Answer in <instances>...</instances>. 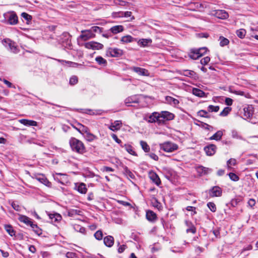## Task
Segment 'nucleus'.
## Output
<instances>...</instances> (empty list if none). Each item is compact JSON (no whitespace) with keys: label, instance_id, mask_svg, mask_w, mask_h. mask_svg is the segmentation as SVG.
<instances>
[{"label":"nucleus","instance_id":"nucleus-19","mask_svg":"<svg viewBox=\"0 0 258 258\" xmlns=\"http://www.w3.org/2000/svg\"><path fill=\"white\" fill-rule=\"evenodd\" d=\"M146 218L148 221L154 222L156 220L157 216L154 212L149 210L146 212Z\"/></svg>","mask_w":258,"mask_h":258},{"label":"nucleus","instance_id":"nucleus-59","mask_svg":"<svg viewBox=\"0 0 258 258\" xmlns=\"http://www.w3.org/2000/svg\"><path fill=\"white\" fill-rule=\"evenodd\" d=\"M147 155L149 156L151 158L153 159V160H154L155 161H157L159 159L158 156L153 153L148 154H147Z\"/></svg>","mask_w":258,"mask_h":258},{"label":"nucleus","instance_id":"nucleus-11","mask_svg":"<svg viewBox=\"0 0 258 258\" xmlns=\"http://www.w3.org/2000/svg\"><path fill=\"white\" fill-rule=\"evenodd\" d=\"M209 193L211 197H219L222 194V190L220 187L215 186L209 190Z\"/></svg>","mask_w":258,"mask_h":258},{"label":"nucleus","instance_id":"nucleus-3","mask_svg":"<svg viewBox=\"0 0 258 258\" xmlns=\"http://www.w3.org/2000/svg\"><path fill=\"white\" fill-rule=\"evenodd\" d=\"M254 112V107L252 105L243 106L242 111L241 112L242 117L244 119H248L252 116Z\"/></svg>","mask_w":258,"mask_h":258},{"label":"nucleus","instance_id":"nucleus-46","mask_svg":"<svg viewBox=\"0 0 258 258\" xmlns=\"http://www.w3.org/2000/svg\"><path fill=\"white\" fill-rule=\"evenodd\" d=\"M90 30L92 33H93V32L100 33L102 31V30H101L102 28L98 26L92 27Z\"/></svg>","mask_w":258,"mask_h":258},{"label":"nucleus","instance_id":"nucleus-25","mask_svg":"<svg viewBox=\"0 0 258 258\" xmlns=\"http://www.w3.org/2000/svg\"><path fill=\"white\" fill-rule=\"evenodd\" d=\"M135 39L131 35H127L121 37L120 41L123 43H127L133 42Z\"/></svg>","mask_w":258,"mask_h":258},{"label":"nucleus","instance_id":"nucleus-57","mask_svg":"<svg viewBox=\"0 0 258 258\" xmlns=\"http://www.w3.org/2000/svg\"><path fill=\"white\" fill-rule=\"evenodd\" d=\"M114 3L115 5H118L121 6H125L126 2L122 0H114Z\"/></svg>","mask_w":258,"mask_h":258},{"label":"nucleus","instance_id":"nucleus-17","mask_svg":"<svg viewBox=\"0 0 258 258\" xmlns=\"http://www.w3.org/2000/svg\"><path fill=\"white\" fill-rule=\"evenodd\" d=\"M19 122L26 126H37V122L35 121L32 120H28L26 119H22L19 120Z\"/></svg>","mask_w":258,"mask_h":258},{"label":"nucleus","instance_id":"nucleus-30","mask_svg":"<svg viewBox=\"0 0 258 258\" xmlns=\"http://www.w3.org/2000/svg\"><path fill=\"white\" fill-rule=\"evenodd\" d=\"M223 132L221 131H218L214 135L210 138V140H215L219 141L223 136Z\"/></svg>","mask_w":258,"mask_h":258},{"label":"nucleus","instance_id":"nucleus-60","mask_svg":"<svg viewBox=\"0 0 258 258\" xmlns=\"http://www.w3.org/2000/svg\"><path fill=\"white\" fill-rule=\"evenodd\" d=\"M66 256L68 258H74L76 256V253L72 252H68L66 253Z\"/></svg>","mask_w":258,"mask_h":258},{"label":"nucleus","instance_id":"nucleus-32","mask_svg":"<svg viewBox=\"0 0 258 258\" xmlns=\"http://www.w3.org/2000/svg\"><path fill=\"white\" fill-rule=\"evenodd\" d=\"M30 226L32 228L34 232L38 235H40L42 234L41 229L39 228L37 224H34L32 222L30 224Z\"/></svg>","mask_w":258,"mask_h":258},{"label":"nucleus","instance_id":"nucleus-33","mask_svg":"<svg viewBox=\"0 0 258 258\" xmlns=\"http://www.w3.org/2000/svg\"><path fill=\"white\" fill-rule=\"evenodd\" d=\"M229 178L233 181H237L239 180V177L238 175L235 174V173H233L232 172V171H230L229 173L227 174Z\"/></svg>","mask_w":258,"mask_h":258},{"label":"nucleus","instance_id":"nucleus-55","mask_svg":"<svg viewBox=\"0 0 258 258\" xmlns=\"http://www.w3.org/2000/svg\"><path fill=\"white\" fill-rule=\"evenodd\" d=\"M113 16L115 18L123 17V12H118L113 13Z\"/></svg>","mask_w":258,"mask_h":258},{"label":"nucleus","instance_id":"nucleus-8","mask_svg":"<svg viewBox=\"0 0 258 258\" xmlns=\"http://www.w3.org/2000/svg\"><path fill=\"white\" fill-rule=\"evenodd\" d=\"M81 32L82 34L80 36V38L83 41H87L95 36V35L90 30H82Z\"/></svg>","mask_w":258,"mask_h":258},{"label":"nucleus","instance_id":"nucleus-35","mask_svg":"<svg viewBox=\"0 0 258 258\" xmlns=\"http://www.w3.org/2000/svg\"><path fill=\"white\" fill-rule=\"evenodd\" d=\"M192 93L195 95L201 97L204 96L205 94V93L202 90L198 88H193Z\"/></svg>","mask_w":258,"mask_h":258},{"label":"nucleus","instance_id":"nucleus-56","mask_svg":"<svg viewBox=\"0 0 258 258\" xmlns=\"http://www.w3.org/2000/svg\"><path fill=\"white\" fill-rule=\"evenodd\" d=\"M126 247L127 246L124 244L120 245L118 248V252L120 253H122L126 248Z\"/></svg>","mask_w":258,"mask_h":258},{"label":"nucleus","instance_id":"nucleus-64","mask_svg":"<svg viewBox=\"0 0 258 258\" xmlns=\"http://www.w3.org/2000/svg\"><path fill=\"white\" fill-rule=\"evenodd\" d=\"M248 204L251 207H252L255 204V201L254 199H250L249 200L248 202Z\"/></svg>","mask_w":258,"mask_h":258},{"label":"nucleus","instance_id":"nucleus-12","mask_svg":"<svg viewBox=\"0 0 258 258\" xmlns=\"http://www.w3.org/2000/svg\"><path fill=\"white\" fill-rule=\"evenodd\" d=\"M74 189L82 194H86L87 190L86 184L84 183H75Z\"/></svg>","mask_w":258,"mask_h":258},{"label":"nucleus","instance_id":"nucleus-49","mask_svg":"<svg viewBox=\"0 0 258 258\" xmlns=\"http://www.w3.org/2000/svg\"><path fill=\"white\" fill-rule=\"evenodd\" d=\"M78 81V78L76 76H73L70 78V84L72 85H74L76 84Z\"/></svg>","mask_w":258,"mask_h":258},{"label":"nucleus","instance_id":"nucleus-45","mask_svg":"<svg viewBox=\"0 0 258 258\" xmlns=\"http://www.w3.org/2000/svg\"><path fill=\"white\" fill-rule=\"evenodd\" d=\"M94 236L96 239L99 240H101L103 237V233H102V231H101V230L97 231L94 234Z\"/></svg>","mask_w":258,"mask_h":258},{"label":"nucleus","instance_id":"nucleus-1","mask_svg":"<svg viewBox=\"0 0 258 258\" xmlns=\"http://www.w3.org/2000/svg\"><path fill=\"white\" fill-rule=\"evenodd\" d=\"M72 150L78 153L83 154L85 152L83 143L75 138H71L69 141Z\"/></svg>","mask_w":258,"mask_h":258},{"label":"nucleus","instance_id":"nucleus-47","mask_svg":"<svg viewBox=\"0 0 258 258\" xmlns=\"http://www.w3.org/2000/svg\"><path fill=\"white\" fill-rule=\"evenodd\" d=\"M219 110V107L218 106L209 105L208 107V110L209 111L217 112Z\"/></svg>","mask_w":258,"mask_h":258},{"label":"nucleus","instance_id":"nucleus-20","mask_svg":"<svg viewBox=\"0 0 258 258\" xmlns=\"http://www.w3.org/2000/svg\"><path fill=\"white\" fill-rule=\"evenodd\" d=\"M166 101L171 105L176 106L179 103V101L171 96H166L165 98Z\"/></svg>","mask_w":258,"mask_h":258},{"label":"nucleus","instance_id":"nucleus-61","mask_svg":"<svg viewBox=\"0 0 258 258\" xmlns=\"http://www.w3.org/2000/svg\"><path fill=\"white\" fill-rule=\"evenodd\" d=\"M12 206L15 210L17 211H19L20 210V206L15 202H13L12 203Z\"/></svg>","mask_w":258,"mask_h":258},{"label":"nucleus","instance_id":"nucleus-40","mask_svg":"<svg viewBox=\"0 0 258 258\" xmlns=\"http://www.w3.org/2000/svg\"><path fill=\"white\" fill-rule=\"evenodd\" d=\"M123 173L126 176H128L131 178H134V175L133 173L128 169V168L126 166L123 167Z\"/></svg>","mask_w":258,"mask_h":258},{"label":"nucleus","instance_id":"nucleus-42","mask_svg":"<svg viewBox=\"0 0 258 258\" xmlns=\"http://www.w3.org/2000/svg\"><path fill=\"white\" fill-rule=\"evenodd\" d=\"M198 172H202L204 174H208L211 171V169L203 166H200L198 168Z\"/></svg>","mask_w":258,"mask_h":258},{"label":"nucleus","instance_id":"nucleus-14","mask_svg":"<svg viewBox=\"0 0 258 258\" xmlns=\"http://www.w3.org/2000/svg\"><path fill=\"white\" fill-rule=\"evenodd\" d=\"M216 147L213 144H210L204 148V151L208 156L213 155L216 152Z\"/></svg>","mask_w":258,"mask_h":258},{"label":"nucleus","instance_id":"nucleus-7","mask_svg":"<svg viewBox=\"0 0 258 258\" xmlns=\"http://www.w3.org/2000/svg\"><path fill=\"white\" fill-rule=\"evenodd\" d=\"M85 46L87 49L99 50L103 48V45L97 42L91 41L86 43L85 44Z\"/></svg>","mask_w":258,"mask_h":258},{"label":"nucleus","instance_id":"nucleus-9","mask_svg":"<svg viewBox=\"0 0 258 258\" xmlns=\"http://www.w3.org/2000/svg\"><path fill=\"white\" fill-rule=\"evenodd\" d=\"M34 178L48 187H50L51 186L50 182H49L48 179L42 174L34 175Z\"/></svg>","mask_w":258,"mask_h":258},{"label":"nucleus","instance_id":"nucleus-43","mask_svg":"<svg viewBox=\"0 0 258 258\" xmlns=\"http://www.w3.org/2000/svg\"><path fill=\"white\" fill-rule=\"evenodd\" d=\"M225 12H223L222 10H218L216 12V16L217 18L221 19H224L225 18Z\"/></svg>","mask_w":258,"mask_h":258},{"label":"nucleus","instance_id":"nucleus-39","mask_svg":"<svg viewBox=\"0 0 258 258\" xmlns=\"http://www.w3.org/2000/svg\"><path fill=\"white\" fill-rule=\"evenodd\" d=\"M140 145H141L143 150L145 152H149L150 151V147L146 142L141 141L140 142Z\"/></svg>","mask_w":258,"mask_h":258},{"label":"nucleus","instance_id":"nucleus-2","mask_svg":"<svg viewBox=\"0 0 258 258\" xmlns=\"http://www.w3.org/2000/svg\"><path fill=\"white\" fill-rule=\"evenodd\" d=\"M154 118L153 121L155 122L156 120L161 121V118L165 119L166 120H172L174 117V115L168 111H162L160 114L157 113H153Z\"/></svg>","mask_w":258,"mask_h":258},{"label":"nucleus","instance_id":"nucleus-21","mask_svg":"<svg viewBox=\"0 0 258 258\" xmlns=\"http://www.w3.org/2000/svg\"><path fill=\"white\" fill-rule=\"evenodd\" d=\"M151 179L157 185H159L161 183L159 176L155 172H150L149 174Z\"/></svg>","mask_w":258,"mask_h":258},{"label":"nucleus","instance_id":"nucleus-22","mask_svg":"<svg viewBox=\"0 0 258 258\" xmlns=\"http://www.w3.org/2000/svg\"><path fill=\"white\" fill-rule=\"evenodd\" d=\"M111 32L114 34L118 33L123 31V27L121 25H116L112 27L110 29Z\"/></svg>","mask_w":258,"mask_h":258},{"label":"nucleus","instance_id":"nucleus-63","mask_svg":"<svg viewBox=\"0 0 258 258\" xmlns=\"http://www.w3.org/2000/svg\"><path fill=\"white\" fill-rule=\"evenodd\" d=\"M111 137H112V138H113V140H114L116 142H117V143L120 144V143H121V140H119V139L117 138V136H116V135H115V134H112V135H111Z\"/></svg>","mask_w":258,"mask_h":258},{"label":"nucleus","instance_id":"nucleus-4","mask_svg":"<svg viewBox=\"0 0 258 258\" xmlns=\"http://www.w3.org/2000/svg\"><path fill=\"white\" fill-rule=\"evenodd\" d=\"M160 149L166 152H172L178 149L177 144L170 142H166L160 144Z\"/></svg>","mask_w":258,"mask_h":258},{"label":"nucleus","instance_id":"nucleus-44","mask_svg":"<svg viewBox=\"0 0 258 258\" xmlns=\"http://www.w3.org/2000/svg\"><path fill=\"white\" fill-rule=\"evenodd\" d=\"M236 34L239 38H243L246 34V31L243 29H240L237 30Z\"/></svg>","mask_w":258,"mask_h":258},{"label":"nucleus","instance_id":"nucleus-13","mask_svg":"<svg viewBox=\"0 0 258 258\" xmlns=\"http://www.w3.org/2000/svg\"><path fill=\"white\" fill-rule=\"evenodd\" d=\"M8 21L10 25H14L17 24L18 22V19L16 14L14 12H12L9 14Z\"/></svg>","mask_w":258,"mask_h":258},{"label":"nucleus","instance_id":"nucleus-54","mask_svg":"<svg viewBox=\"0 0 258 258\" xmlns=\"http://www.w3.org/2000/svg\"><path fill=\"white\" fill-rule=\"evenodd\" d=\"M132 14V12H129V11L123 12V17H125V18L131 17L130 20H132L134 19V17H131Z\"/></svg>","mask_w":258,"mask_h":258},{"label":"nucleus","instance_id":"nucleus-31","mask_svg":"<svg viewBox=\"0 0 258 258\" xmlns=\"http://www.w3.org/2000/svg\"><path fill=\"white\" fill-rule=\"evenodd\" d=\"M236 164V160L235 159L231 158L227 161V168L228 170L232 171L231 166H234Z\"/></svg>","mask_w":258,"mask_h":258},{"label":"nucleus","instance_id":"nucleus-16","mask_svg":"<svg viewBox=\"0 0 258 258\" xmlns=\"http://www.w3.org/2000/svg\"><path fill=\"white\" fill-rule=\"evenodd\" d=\"M122 123L120 120H116L112 123L109 126V128L112 131H116L119 130L121 127Z\"/></svg>","mask_w":258,"mask_h":258},{"label":"nucleus","instance_id":"nucleus-51","mask_svg":"<svg viewBox=\"0 0 258 258\" xmlns=\"http://www.w3.org/2000/svg\"><path fill=\"white\" fill-rule=\"evenodd\" d=\"M21 16L24 19L28 21L32 19V16L26 13H22Z\"/></svg>","mask_w":258,"mask_h":258},{"label":"nucleus","instance_id":"nucleus-18","mask_svg":"<svg viewBox=\"0 0 258 258\" xmlns=\"http://www.w3.org/2000/svg\"><path fill=\"white\" fill-rule=\"evenodd\" d=\"M104 243L106 246L110 247L114 244V238L112 236H107L104 238Z\"/></svg>","mask_w":258,"mask_h":258},{"label":"nucleus","instance_id":"nucleus-26","mask_svg":"<svg viewBox=\"0 0 258 258\" xmlns=\"http://www.w3.org/2000/svg\"><path fill=\"white\" fill-rule=\"evenodd\" d=\"M77 125L79 126L78 132L80 134L83 135L84 133H85L86 134L87 133L89 132V129L88 128V127L79 123L77 124Z\"/></svg>","mask_w":258,"mask_h":258},{"label":"nucleus","instance_id":"nucleus-24","mask_svg":"<svg viewBox=\"0 0 258 258\" xmlns=\"http://www.w3.org/2000/svg\"><path fill=\"white\" fill-rule=\"evenodd\" d=\"M183 75L185 76L194 79H197L198 78L197 74L193 71L185 70L184 71Z\"/></svg>","mask_w":258,"mask_h":258},{"label":"nucleus","instance_id":"nucleus-6","mask_svg":"<svg viewBox=\"0 0 258 258\" xmlns=\"http://www.w3.org/2000/svg\"><path fill=\"white\" fill-rule=\"evenodd\" d=\"M123 54V51L117 48H109L107 51V55H109L111 57H119Z\"/></svg>","mask_w":258,"mask_h":258},{"label":"nucleus","instance_id":"nucleus-34","mask_svg":"<svg viewBox=\"0 0 258 258\" xmlns=\"http://www.w3.org/2000/svg\"><path fill=\"white\" fill-rule=\"evenodd\" d=\"M124 147L125 149V150L130 154L134 155V156H137V154L136 152L134 151L133 147L130 145H126L124 144Z\"/></svg>","mask_w":258,"mask_h":258},{"label":"nucleus","instance_id":"nucleus-23","mask_svg":"<svg viewBox=\"0 0 258 258\" xmlns=\"http://www.w3.org/2000/svg\"><path fill=\"white\" fill-rule=\"evenodd\" d=\"M189 56L191 59H197L201 57V55L197 52V49H192L189 53Z\"/></svg>","mask_w":258,"mask_h":258},{"label":"nucleus","instance_id":"nucleus-53","mask_svg":"<svg viewBox=\"0 0 258 258\" xmlns=\"http://www.w3.org/2000/svg\"><path fill=\"white\" fill-rule=\"evenodd\" d=\"M220 45L221 46H224L226 45V38L223 36H220L219 37Z\"/></svg>","mask_w":258,"mask_h":258},{"label":"nucleus","instance_id":"nucleus-36","mask_svg":"<svg viewBox=\"0 0 258 258\" xmlns=\"http://www.w3.org/2000/svg\"><path fill=\"white\" fill-rule=\"evenodd\" d=\"M86 140L89 142H92L96 139H97V137L94 135L93 134L91 133L90 132L87 133L85 136Z\"/></svg>","mask_w":258,"mask_h":258},{"label":"nucleus","instance_id":"nucleus-62","mask_svg":"<svg viewBox=\"0 0 258 258\" xmlns=\"http://www.w3.org/2000/svg\"><path fill=\"white\" fill-rule=\"evenodd\" d=\"M78 211L76 210H72L68 212V215L69 216H73L74 215L78 214Z\"/></svg>","mask_w":258,"mask_h":258},{"label":"nucleus","instance_id":"nucleus-58","mask_svg":"<svg viewBox=\"0 0 258 258\" xmlns=\"http://www.w3.org/2000/svg\"><path fill=\"white\" fill-rule=\"evenodd\" d=\"M252 248V246L251 245H248L247 246L244 247L242 250L241 253H243L246 250H250Z\"/></svg>","mask_w":258,"mask_h":258},{"label":"nucleus","instance_id":"nucleus-37","mask_svg":"<svg viewBox=\"0 0 258 258\" xmlns=\"http://www.w3.org/2000/svg\"><path fill=\"white\" fill-rule=\"evenodd\" d=\"M5 229L11 236H12L15 234V231L11 225H6L5 226Z\"/></svg>","mask_w":258,"mask_h":258},{"label":"nucleus","instance_id":"nucleus-28","mask_svg":"<svg viewBox=\"0 0 258 258\" xmlns=\"http://www.w3.org/2000/svg\"><path fill=\"white\" fill-rule=\"evenodd\" d=\"M19 219L21 222H23L28 225H30L32 223L31 219L29 217L24 215L20 216Z\"/></svg>","mask_w":258,"mask_h":258},{"label":"nucleus","instance_id":"nucleus-52","mask_svg":"<svg viewBox=\"0 0 258 258\" xmlns=\"http://www.w3.org/2000/svg\"><path fill=\"white\" fill-rule=\"evenodd\" d=\"M197 49V52H199V54L201 55V57L206 52L207 48L206 47H202Z\"/></svg>","mask_w":258,"mask_h":258},{"label":"nucleus","instance_id":"nucleus-15","mask_svg":"<svg viewBox=\"0 0 258 258\" xmlns=\"http://www.w3.org/2000/svg\"><path fill=\"white\" fill-rule=\"evenodd\" d=\"M139 98L137 95H134L127 97L125 99L124 102L125 104L127 106H131L130 104L132 103H139Z\"/></svg>","mask_w":258,"mask_h":258},{"label":"nucleus","instance_id":"nucleus-27","mask_svg":"<svg viewBox=\"0 0 258 258\" xmlns=\"http://www.w3.org/2000/svg\"><path fill=\"white\" fill-rule=\"evenodd\" d=\"M186 224L187 226H189V228L186 229L187 233H192L193 234L195 233L196 232V227L192 224L191 223L188 222V221H186Z\"/></svg>","mask_w":258,"mask_h":258},{"label":"nucleus","instance_id":"nucleus-38","mask_svg":"<svg viewBox=\"0 0 258 258\" xmlns=\"http://www.w3.org/2000/svg\"><path fill=\"white\" fill-rule=\"evenodd\" d=\"M95 60L100 65L106 66L107 61L101 56H97L95 58Z\"/></svg>","mask_w":258,"mask_h":258},{"label":"nucleus","instance_id":"nucleus-50","mask_svg":"<svg viewBox=\"0 0 258 258\" xmlns=\"http://www.w3.org/2000/svg\"><path fill=\"white\" fill-rule=\"evenodd\" d=\"M210 60V58L209 56H206L201 60V63L203 65H206Z\"/></svg>","mask_w":258,"mask_h":258},{"label":"nucleus","instance_id":"nucleus-29","mask_svg":"<svg viewBox=\"0 0 258 258\" xmlns=\"http://www.w3.org/2000/svg\"><path fill=\"white\" fill-rule=\"evenodd\" d=\"M152 42V40L150 39H141L139 40L138 43L139 45L142 46H147L149 43Z\"/></svg>","mask_w":258,"mask_h":258},{"label":"nucleus","instance_id":"nucleus-41","mask_svg":"<svg viewBox=\"0 0 258 258\" xmlns=\"http://www.w3.org/2000/svg\"><path fill=\"white\" fill-rule=\"evenodd\" d=\"M49 218L51 219H54V221H58L61 219V216L59 214H49Z\"/></svg>","mask_w":258,"mask_h":258},{"label":"nucleus","instance_id":"nucleus-48","mask_svg":"<svg viewBox=\"0 0 258 258\" xmlns=\"http://www.w3.org/2000/svg\"><path fill=\"white\" fill-rule=\"evenodd\" d=\"M207 206L210 210L212 212H215L216 210V205L214 203L210 202L208 203Z\"/></svg>","mask_w":258,"mask_h":258},{"label":"nucleus","instance_id":"nucleus-5","mask_svg":"<svg viewBox=\"0 0 258 258\" xmlns=\"http://www.w3.org/2000/svg\"><path fill=\"white\" fill-rule=\"evenodd\" d=\"M2 42L5 46L12 52L17 53L19 51L16 43L12 41L11 39H5L3 40Z\"/></svg>","mask_w":258,"mask_h":258},{"label":"nucleus","instance_id":"nucleus-10","mask_svg":"<svg viewBox=\"0 0 258 258\" xmlns=\"http://www.w3.org/2000/svg\"><path fill=\"white\" fill-rule=\"evenodd\" d=\"M132 70L136 73L138 74L139 75L143 76H149V73L148 71L145 69L134 67L132 68Z\"/></svg>","mask_w":258,"mask_h":258}]
</instances>
